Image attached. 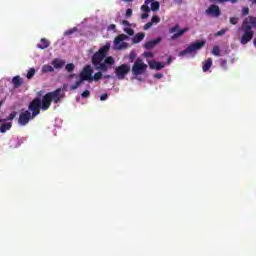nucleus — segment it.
Listing matches in <instances>:
<instances>
[{"mask_svg":"<svg viewBox=\"0 0 256 256\" xmlns=\"http://www.w3.org/2000/svg\"><path fill=\"white\" fill-rule=\"evenodd\" d=\"M151 23H161V18L157 15H154L151 19Z\"/></svg>","mask_w":256,"mask_h":256,"instance_id":"2f4dec72","label":"nucleus"},{"mask_svg":"<svg viewBox=\"0 0 256 256\" xmlns=\"http://www.w3.org/2000/svg\"><path fill=\"white\" fill-rule=\"evenodd\" d=\"M128 58H129V63H133V61L137 59V53H135V51H131Z\"/></svg>","mask_w":256,"mask_h":256,"instance_id":"a878e982","label":"nucleus"},{"mask_svg":"<svg viewBox=\"0 0 256 256\" xmlns=\"http://www.w3.org/2000/svg\"><path fill=\"white\" fill-rule=\"evenodd\" d=\"M153 1L155 0H145V5L141 6V11H143L144 13H151V8L149 7V4L153 3Z\"/></svg>","mask_w":256,"mask_h":256,"instance_id":"412c9836","label":"nucleus"},{"mask_svg":"<svg viewBox=\"0 0 256 256\" xmlns=\"http://www.w3.org/2000/svg\"><path fill=\"white\" fill-rule=\"evenodd\" d=\"M149 17V12H144L141 15V19H147Z\"/></svg>","mask_w":256,"mask_h":256,"instance_id":"c03bdc74","label":"nucleus"},{"mask_svg":"<svg viewBox=\"0 0 256 256\" xmlns=\"http://www.w3.org/2000/svg\"><path fill=\"white\" fill-rule=\"evenodd\" d=\"M220 67H222V69L227 70V60H221Z\"/></svg>","mask_w":256,"mask_h":256,"instance_id":"c9c22d12","label":"nucleus"},{"mask_svg":"<svg viewBox=\"0 0 256 256\" xmlns=\"http://www.w3.org/2000/svg\"><path fill=\"white\" fill-rule=\"evenodd\" d=\"M66 87H67V84H64L63 89H65Z\"/></svg>","mask_w":256,"mask_h":256,"instance_id":"5fc2aeb1","label":"nucleus"},{"mask_svg":"<svg viewBox=\"0 0 256 256\" xmlns=\"http://www.w3.org/2000/svg\"><path fill=\"white\" fill-rule=\"evenodd\" d=\"M153 27V22H148L144 25V31H147V29H151Z\"/></svg>","mask_w":256,"mask_h":256,"instance_id":"e433bc0d","label":"nucleus"},{"mask_svg":"<svg viewBox=\"0 0 256 256\" xmlns=\"http://www.w3.org/2000/svg\"><path fill=\"white\" fill-rule=\"evenodd\" d=\"M253 27L256 29V17L249 16L242 23V31L244 34L240 39L241 45H247V43L251 42L253 35H255V32L252 31Z\"/></svg>","mask_w":256,"mask_h":256,"instance_id":"7ed1b4c3","label":"nucleus"},{"mask_svg":"<svg viewBox=\"0 0 256 256\" xmlns=\"http://www.w3.org/2000/svg\"><path fill=\"white\" fill-rule=\"evenodd\" d=\"M242 15L245 16V15H249V7H245L242 9Z\"/></svg>","mask_w":256,"mask_h":256,"instance_id":"a19ab883","label":"nucleus"},{"mask_svg":"<svg viewBox=\"0 0 256 256\" xmlns=\"http://www.w3.org/2000/svg\"><path fill=\"white\" fill-rule=\"evenodd\" d=\"M144 57H146L147 59H153L155 55L153 54V52H144Z\"/></svg>","mask_w":256,"mask_h":256,"instance_id":"72a5a7b5","label":"nucleus"},{"mask_svg":"<svg viewBox=\"0 0 256 256\" xmlns=\"http://www.w3.org/2000/svg\"><path fill=\"white\" fill-rule=\"evenodd\" d=\"M132 16H133V9L128 8V9L126 10L125 17H126V19H129V18H131Z\"/></svg>","mask_w":256,"mask_h":256,"instance_id":"c756f323","label":"nucleus"},{"mask_svg":"<svg viewBox=\"0 0 256 256\" xmlns=\"http://www.w3.org/2000/svg\"><path fill=\"white\" fill-rule=\"evenodd\" d=\"M0 123H1V120H0Z\"/></svg>","mask_w":256,"mask_h":256,"instance_id":"6e6d98bb","label":"nucleus"},{"mask_svg":"<svg viewBox=\"0 0 256 256\" xmlns=\"http://www.w3.org/2000/svg\"><path fill=\"white\" fill-rule=\"evenodd\" d=\"M79 76H77V74H69L68 75V79H73V78H75V79H77Z\"/></svg>","mask_w":256,"mask_h":256,"instance_id":"49530a36","label":"nucleus"},{"mask_svg":"<svg viewBox=\"0 0 256 256\" xmlns=\"http://www.w3.org/2000/svg\"><path fill=\"white\" fill-rule=\"evenodd\" d=\"M55 71V68L49 64H45L42 66V73H53Z\"/></svg>","mask_w":256,"mask_h":256,"instance_id":"5701e85b","label":"nucleus"},{"mask_svg":"<svg viewBox=\"0 0 256 256\" xmlns=\"http://www.w3.org/2000/svg\"><path fill=\"white\" fill-rule=\"evenodd\" d=\"M11 127H13L12 122L3 123L0 126V133H7V131L11 130Z\"/></svg>","mask_w":256,"mask_h":256,"instance_id":"aec40b11","label":"nucleus"},{"mask_svg":"<svg viewBox=\"0 0 256 256\" xmlns=\"http://www.w3.org/2000/svg\"><path fill=\"white\" fill-rule=\"evenodd\" d=\"M34 76H35V68H30L26 77L27 79H33Z\"/></svg>","mask_w":256,"mask_h":256,"instance_id":"cd10ccee","label":"nucleus"},{"mask_svg":"<svg viewBox=\"0 0 256 256\" xmlns=\"http://www.w3.org/2000/svg\"><path fill=\"white\" fill-rule=\"evenodd\" d=\"M160 41H161V37L150 40L144 44V49H147V50L155 49V46L159 45Z\"/></svg>","mask_w":256,"mask_h":256,"instance_id":"4468645a","label":"nucleus"},{"mask_svg":"<svg viewBox=\"0 0 256 256\" xmlns=\"http://www.w3.org/2000/svg\"><path fill=\"white\" fill-rule=\"evenodd\" d=\"M171 61H173V58L169 57L168 58V64L171 63Z\"/></svg>","mask_w":256,"mask_h":256,"instance_id":"3c124183","label":"nucleus"},{"mask_svg":"<svg viewBox=\"0 0 256 256\" xmlns=\"http://www.w3.org/2000/svg\"><path fill=\"white\" fill-rule=\"evenodd\" d=\"M75 31H77V28H72V29H70V30H67L66 32H65V35H73V33H75Z\"/></svg>","mask_w":256,"mask_h":256,"instance_id":"4c0bfd02","label":"nucleus"},{"mask_svg":"<svg viewBox=\"0 0 256 256\" xmlns=\"http://www.w3.org/2000/svg\"><path fill=\"white\" fill-rule=\"evenodd\" d=\"M145 71H147V64L143 62V59L137 58L132 66V74L138 77V75H143Z\"/></svg>","mask_w":256,"mask_h":256,"instance_id":"423d86ee","label":"nucleus"},{"mask_svg":"<svg viewBox=\"0 0 256 256\" xmlns=\"http://www.w3.org/2000/svg\"><path fill=\"white\" fill-rule=\"evenodd\" d=\"M17 117V112L13 111L10 113L9 117H7L4 121H13Z\"/></svg>","mask_w":256,"mask_h":256,"instance_id":"c85d7f7f","label":"nucleus"},{"mask_svg":"<svg viewBox=\"0 0 256 256\" xmlns=\"http://www.w3.org/2000/svg\"><path fill=\"white\" fill-rule=\"evenodd\" d=\"M205 13L209 17H220L221 9L219 8V6L212 4L208 7V9H206Z\"/></svg>","mask_w":256,"mask_h":256,"instance_id":"f8f14e48","label":"nucleus"},{"mask_svg":"<svg viewBox=\"0 0 256 256\" xmlns=\"http://www.w3.org/2000/svg\"><path fill=\"white\" fill-rule=\"evenodd\" d=\"M223 35H225V30H219V31L215 34L216 37H221V36H223Z\"/></svg>","mask_w":256,"mask_h":256,"instance_id":"79ce46f5","label":"nucleus"},{"mask_svg":"<svg viewBox=\"0 0 256 256\" xmlns=\"http://www.w3.org/2000/svg\"><path fill=\"white\" fill-rule=\"evenodd\" d=\"M174 3H178V5H181L183 3V0H174Z\"/></svg>","mask_w":256,"mask_h":256,"instance_id":"de8ad7c7","label":"nucleus"},{"mask_svg":"<svg viewBox=\"0 0 256 256\" xmlns=\"http://www.w3.org/2000/svg\"><path fill=\"white\" fill-rule=\"evenodd\" d=\"M154 79H163V74L162 73H156L154 75Z\"/></svg>","mask_w":256,"mask_h":256,"instance_id":"37998d69","label":"nucleus"},{"mask_svg":"<svg viewBox=\"0 0 256 256\" xmlns=\"http://www.w3.org/2000/svg\"><path fill=\"white\" fill-rule=\"evenodd\" d=\"M220 53H221V49L219 48V46H214L212 49V55L219 57Z\"/></svg>","mask_w":256,"mask_h":256,"instance_id":"bb28decb","label":"nucleus"},{"mask_svg":"<svg viewBox=\"0 0 256 256\" xmlns=\"http://www.w3.org/2000/svg\"><path fill=\"white\" fill-rule=\"evenodd\" d=\"M3 107V100L0 101V109Z\"/></svg>","mask_w":256,"mask_h":256,"instance_id":"603ef678","label":"nucleus"},{"mask_svg":"<svg viewBox=\"0 0 256 256\" xmlns=\"http://www.w3.org/2000/svg\"><path fill=\"white\" fill-rule=\"evenodd\" d=\"M109 49H111V45L106 44L92 55V65L96 71H99L92 76V81H100V79H103V73H106V71L111 69L112 65H115V59L111 56L107 57Z\"/></svg>","mask_w":256,"mask_h":256,"instance_id":"f257e3e1","label":"nucleus"},{"mask_svg":"<svg viewBox=\"0 0 256 256\" xmlns=\"http://www.w3.org/2000/svg\"><path fill=\"white\" fill-rule=\"evenodd\" d=\"M202 47H205V41L192 43L185 50L180 51L179 55L180 57L185 55H192V57H195L197 51H199Z\"/></svg>","mask_w":256,"mask_h":256,"instance_id":"39448f33","label":"nucleus"},{"mask_svg":"<svg viewBox=\"0 0 256 256\" xmlns=\"http://www.w3.org/2000/svg\"><path fill=\"white\" fill-rule=\"evenodd\" d=\"M79 77L80 79L70 87V91H75L76 89H79V87H81V85L83 84V81H93V69L91 68V65L85 66L80 72Z\"/></svg>","mask_w":256,"mask_h":256,"instance_id":"20e7f679","label":"nucleus"},{"mask_svg":"<svg viewBox=\"0 0 256 256\" xmlns=\"http://www.w3.org/2000/svg\"><path fill=\"white\" fill-rule=\"evenodd\" d=\"M65 69L68 73H73L75 71V64L69 63L65 66Z\"/></svg>","mask_w":256,"mask_h":256,"instance_id":"393cba45","label":"nucleus"},{"mask_svg":"<svg viewBox=\"0 0 256 256\" xmlns=\"http://www.w3.org/2000/svg\"><path fill=\"white\" fill-rule=\"evenodd\" d=\"M213 65V59L212 58H208L204 63H203V66H202V70L204 73H207V71H209L211 69Z\"/></svg>","mask_w":256,"mask_h":256,"instance_id":"dca6fc26","label":"nucleus"},{"mask_svg":"<svg viewBox=\"0 0 256 256\" xmlns=\"http://www.w3.org/2000/svg\"><path fill=\"white\" fill-rule=\"evenodd\" d=\"M124 32L127 33V35L133 36L135 35V30L132 28H124Z\"/></svg>","mask_w":256,"mask_h":256,"instance_id":"7c9ffc66","label":"nucleus"},{"mask_svg":"<svg viewBox=\"0 0 256 256\" xmlns=\"http://www.w3.org/2000/svg\"><path fill=\"white\" fill-rule=\"evenodd\" d=\"M108 31H117V26L115 24H110L108 26Z\"/></svg>","mask_w":256,"mask_h":256,"instance_id":"ea45409f","label":"nucleus"},{"mask_svg":"<svg viewBox=\"0 0 256 256\" xmlns=\"http://www.w3.org/2000/svg\"><path fill=\"white\" fill-rule=\"evenodd\" d=\"M104 79H111V75H105Z\"/></svg>","mask_w":256,"mask_h":256,"instance_id":"8fccbe9b","label":"nucleus"},{"mask_svg":"<svg viewBox=\"0 0 256 256\" xmlns=\"http://www.w3.org/2000/svg\"><path fill=\"white\" fill-rule=\"evenodd\" d=\"M122 1H124V3H131L134 0H122Z\"/></svg>","mask_w":256,"mask_h":256,"instance_id":"09e8293b","label":"nucleus"},{"mask_svg":"<svg viewBox=\"0 0 256 256\" xmlns=\"http://www.w3.org/2000/svg\"><path fill=\"white\" fill-rule=\"evenodd\" d=\"M122 25H125L126 27H131V23H129V21L127 20H123Z\"/></svg>","mask_w":256,"mask_h":256,"instance_id":"a18cd8bd","label":"nucleus"},{"mask_svg":"<svg viewBox=\"0 0 256 256\" xmlns=\"http://www.w3.org/2000/svg\"><path fill=\"white\" fill-rule=\"evenodd\" d=\"M127 39H129V36H127L125 34L118 35L114 39V47H115V49H118V51H121V49H127L129 44L127 42H123V41H127Z\"/></svg>","mask_w":256,"mask_h":256,"instance_id":"6e6552de","label":"nucleus"},{"mask_svg":"<svg viewBox=\"0 0 256 256\" xmlns=\"http://www.w3.org/2000/svg\"><path fill=\"white\" fill-rule=\"evenodd\" d=\"M189 31V28L180 29L179 24H176L174 27L170 28L168 33L173 34L171 36V40L175 41V39H179V37H182V35H185Z\"/></svg>","mask_w":256,"mask_h":256,"instance_id":"1a4fd4ad","label":"nucleus"},{"mask_svg":"<svg viewBox=\"0 0 256 256\" xmlns=\"http://www.w3.org/2000/svg\"><path fill=\"white\" fill-rule=\"evenodd\" d=\"M51 45V42L46 38L40 40V44H37L38 49H47Z\"/></svg>","mask_w":256,"mask_h":256,"instance_id":"6ab92c4d","label":"nucleus"},{"mask_svg":"<svg viewBox=\"0 0 256 256\" xmlns=\"http://www.w3.org/2000/svg\"><path fill=\"white\" fill-rule=\"evenodd\" d=\"M28 109L29 111H31V115L32 117H37V115H39V113H41L42 110V106H41V98L36 97L34 98L30 104L28 105Z\"/></svg>","mask_w":256,"mask_h":256,"instance_id":"0eeeda50","label":"nucleus"},{"mask_svg":"<svg viewBox=\"0 0 256 256\" xmlns=\"http://www.w3.org/2000/svg\"><path fill=\"white\" fill-rule=\"evenodd\" d=\"M65 60L55 58L52 60L53 69H63L65 67Z\"/></svg>","mask_w":256,"mask_h":256,"instance_id":"2eb2a0df","label":"nucleus"},{"mask_svg":"<svg viewBox=\"0 0 256 256\" xmlns=\"http://www.w3.org/2000/svg\"><path fill=\"white\" fill-rule=\"evenodd\" d=\"M109 99V95L107 93H104L100 96V101H107Z\"/></svg>","mask_w":256,"mask_h":256,"instance_id":"58836bf2","label":"nucleus"},{"mask_svg":"<svg viewBox=\"0 0 256 256\" xmlns=\"http://www.w3.org/2000/svg\"><path fill=\"white\" fill-rule=\"evenodd\" d=\"M31 119H35V117L31 114L29 110H26L22 113H20L18 118V123L21 125V127H25V125L29 124V121Z\"/></svg>","mask_w":256,"mask_h":256,"instance_id":"9b49d317","label":"nucleus"},{"mask_svg":"<svg viewBox=\"0 0 256 256\" xmlns=\"http://www.w3.org/2000/svg\"><path fill=\"white\" fill-rule=\"evenodd\" d=\"M145 39V33L139 32L132 38V43L137 44L141 43L142 40Z\"/></svg>","mask_w":256,"mask_h":256,"instance_id":"a211bd4d","label":"nucleus"},{"mask_svg":"<svg viewBox=\"0 0 256 256\" xmlns=\"http://www.w3.org/2000/svg\"><path fill=\"white\" fill-rule=\"evenodd\" d=\"M150 3H151L150 11L157 12V11H159V9H161V3H159V1L154 0Z\"/></svg>","mask_w":256,"mask_h":256,"instance_id":"4be33fe9","label":"nucleus"},{"mask_svg":"<svg viewBox=\"0 0 256 256\" xmlns=\"http://www.w3.org/2000/svg\"><path fill=\"white\" fill-rule=\"evenodd\" d=\"M131 71V66L128 64H122L115 69L116 77L120 80L125 79Z\"/></svg>","mask_w":256,"mask_h":256,"instance_id":"9d476101","label":"nucleus"},{"mask_svg":"<svg viewBox=\"0 0 256 256\" xmlns=\"http://www.w3.org/2000/svg\"><path fill=\"white\" fill-rule=\"evenodd\" d=\"M12 83H13L15 89H19V87H21V85H23V78L21 76H15L12 79Z\"/></svg>","mask_w":256,"mask_h":256,"instance_id":"f3484780","label":"nucleus"},{"mask_svg":"<svg viewBox=\"0 0 256 256\" xmlns=\"http://www.w3.org/2000/svg\"><path fill=\"white\" fill-rule=\"evenodd\" d=\"M148 65L150 69H153L155 71H161V69L165 68V62H157L155 60H151L148 62Z\"/></svg>","mask_w":256,"mask_h":256,"instance_id":"ddd939ff","label":"nucleus"},{"mask_svg":"<svg viewBox=\"0 0 256 256\" xmlns=\"http://www.w3.org/2000/svg\"><path fill=\"white\" fill-rule=\"evenodd\" d=\"M230 23H231V25H237V23H239V18L231 17L230 18Z\"/></svg>","mask_w":256,"mask_h":256,"instance_id":"f704fd0d","label":"nucleus"},{"mask_svg":"<svg viewBox=\"0 0 256 256\" xmlns=\"http://www.w3.org/2000/svg\"><path fill=\"white\" fill-rule=\"evenodd\" d=\"M253 43H254V47L256 48V38L254 39Z\"/></svg>","mask_w":256,"mask_h":256,"instance_id":"864d4df0","label":"nucleus"},{"mask_svg":"<svg viewBox=\"0 0 256 256\" xmlns=\"http://www.w3.org/2000/svg\"><path fill=\"white\" fill-rule=\"evenodd\" d=\"M65 97V92L62 88H58L52 92L46 93L41 100L42 111H49L52 103H61V99Z\"/></svg>","mask_w":256,"mask_h":256,"instance_id":"f03ea898","label":"nucleus"},{"mask_svg":"<svg viewBox=\"0 0 256 256\" xmlns=\"http://www.w3.org/2000/svg\"><path fill=\"white\" fill-rule=\"evenodd\" d=\"M230 2V3H238L239 0H210V3H227V2Z\"/></svg>","mask_w":256,"mask_h":256,"instance_id":"b1692460","label":"nucleus"},{"mask_svg":"<svg viewBox=\"0 0 256 256\" xmlns=\"http://www.w3.org/2000/svg\"><path fill=\"white\" fill-rule=\"evenodd\" d=\"M91 95V92L89 90H85L82 92L81 97L82 99H87Z\"/></svg>","mask_w":256,"mask_h":256,"instance_id":"473e14b6","label":"nucleus"}]
</instances>
